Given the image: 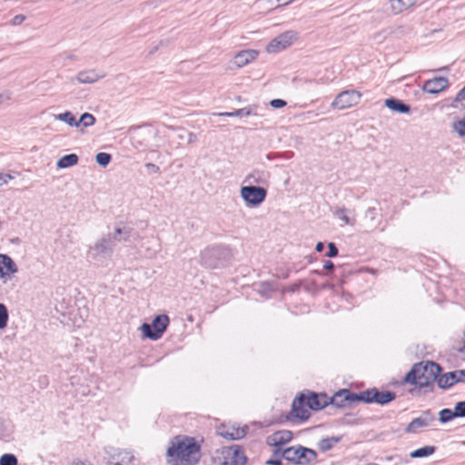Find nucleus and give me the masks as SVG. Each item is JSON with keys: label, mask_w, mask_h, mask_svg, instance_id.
Masks as SVG:
<instances>
[{"label": "nucleus", "mask_w": 465, "mask_h": 465, "mask_svg": "<svg viewBox=\"0 0 465 465\" xmlns=\"http://www.w3.org/2000/svg\"><path fill=\"white\" fill-rule=\"evenodd\" d=\"M145 167H146L148 170H150V171H152L153 173H159V172H160V168H159V166H158V165H156V164H154V163H146V164H145Z\"/></svg>", "instance_id": "de8ad7c7"}, {"label": "nucleus", "mask_w": 465, "mask_h": 465, "mask_svg": "<svg viewBox=\"0 0 465 465\" xmlns=\"http://www.w3.org/2000/svg\"><path fill=\"white\" fill-rule=\"evenodd\" d=\"M159 49V45H154L151 48V50L149 51V54H154L157 50Z\"/></svg>", "instance_id": "603ef678"}, {"label": "nucleus", "mask_w": 465, "mask_h": 465, "mask_svg": "<svg viewBox=\"0 0 465 465\" xmlns=\"http://www.w3.org/2000/svg\"><path fill=\"white\" fill-rule=\"evenodd\" d=\"M459 351H460V352H465V345L462 348H460Z\"/></svg>", "instance_id": "864d4df0"}, {"label": "nucleus", "mask_w": 465, "mask_h": 465, "mask_svg": "<svg viewBox=\"0 0 465 465\" xmlns=\"http://www.w3.org/2000/svg\"><path fill=\"white\" fill-rule=\"evenodd\" d=\"M95 161L100 166L106 167L112 161V155L108 153H98Z\"/></svg>", "instance_id": "4c0bfd02"}, {"label": "nucleus", "mask_w": 465, "mask_h": 465, "mask_svg": "<svg viewBox=\"0 0 465 465\" xmlns=\"http://www.w3.org/2000/svg\"><path fill=\"white\" fill-rule=\"evenodd\" d=\"M282 451H283V450L282 448L275 449L273 450L272 457L271 459H269L265 462V464H267V465H282V458H283L282 455Z\"/></svg>", "instance_id": "e433bc0d"}, {"label": "nucleus", "mask_w": 465, "mask_h": 465, "mask_svg": "<svg viewBox=\"0 0 465 465\" xmlns=\"http://www.w3.org/2000/svg\"><path fill=\"white\" fill-rule=\"evenodd\" d=\"M328 252H326L325 256L329 257V258H333V257H336L338 255V248L337 246L335 245L334 242H329L328 243Z\"/></svg>", "instance_id": "37998d69"}, {"label": "nucleus", "mask_w": 465, "mask_h": 465, "mask_svg": "<svg viewBox=\"0 0 465 465\" xmlns=\"http://www.w3.org/2000/svg\"><path fill=\"white\" fill-rule=\"evenodd\" d=\"M282 455L286 460L298 465H311L317 460L315 450L301 445L284 449Z\"/></svg>", "instance_id": "423d86ee"}, {"label": "nucleus", "mask_w": 465, "mask_h": 465, "mask_svg": "<svg viewBox=\"0 0 465 465\" xmlns=\"http://www.w3.org/2000/svg\"><path fill=\"white\" fill-rule=\"evenodd\" d=\"M270 104L272 107L279 109L284 107L287 104V103L282 99H272L270 102Z\"/></svg>", "instance_id": "c03bdc74"}, {"label": "nucleus", "mask_w": 465, "mask_h": 465, "mask_svg": "<svg viewBox=\"0 0 465 465\" xmlns=\"http://www.w3.org/2000/svg\"><path fill=\"white\" fill-rule=\"evenodd\" d=\"M77 126L90 127L95 124V117L90 113H84L76 121Z\"/></svg>", "instance_id": "72a5a7b5"}, {"label": "nucleus", "mask_w": 465, "mask_h": 465, "mask_svg": "<svg viewBox=\"0 0 465 465\" xmlns=\"http://www.w3.org/2000/svg\"><path fill=\"white\" fill-rule=\"evenodd\" d=\"M132 232L130 227H116L114 233H106L103 235L91 250L94 252V257L110 256L118 242H126L129 240Z\"/></svg>", "instance_id": "20e7f679"}, {"label": "nucleus", "mask_w": 465, "mask_h": 465, "mask_svg": "<svg viewBox=\"0 0 465 465\" xmlns=\"http://www.w3.org/2000/svg\"><path fill=\"white\" fill-rule=\"evenodd\" d=\"M2 102V95L0 94V103Z\"/></svg>", "instance_id": "5fc2aeb1"}, {"label": "nucleus", "mask_w": 465, "mask_h": 465, "mask_svg": "<svg viewBox=\"0 0 465 465\" xmlns=\"http://www.w3.org/2000/svg\"><path fill=\"white\" fill-rule=\"evenodd\" d=\"M323 269L327 271H331L334 269V263L331 261H325L323 263Z\"/></svg>", "instance_id": "09e8293b"}, {"label": "nucleus", "mask_w": 465, "mask_h": 465, "mask_svg": "<svg viewBox=\"0 0 465 465\" xmlns=\"http://www.w3.org/2000/svg\"><path fill=\"white\" fill-rule=\"evenodd\" d=\"M17 272L15 262L6 254H0V277L9 276Z\"/></svg>", "instance_id": "5701e85b"}, {"label": "nucleus", "mask_w": 465, "mask_h": 465, "mask_svg": "<svg viewBox=\"0 0 465 465\" xmlns=\"http://www.w3.org/2000/svg\"><path fill=\"white\" fill-rule=\"evenodd\" d=\"M363 220L365 222L366 227L369 228L371 232L379 229L381 232L384 231V227L380 228L381 223V215L375 207H369L364 212Z\"/></svg>", "instance_id": "f3484780"}, {"label": "nucleus", "mask_w": 465, "mask_h": 465, "mask_svg": "<svg viewBox=\"0 0 465 465\" xmlns=\"http://www.w3.org/2000/svg\"><path fill=\"white\" fill-rule=\"evenodd\" d=\"M105 453L109 465H129L134 458L131 451L114 447L105 448Z\"/></svg>", "instance_id": "ddd939ff"}, {"label": "nucleus", "mask_w": 465, "mask_h": 465, "mask_svg": "<svg viewBox=\"0 0 465 465\" xmlns=\"http://www.w3.org/2000/svg\"><path fill=\"white\" fill-rule=\"evenodd\" d=\"M0 465H17V459L14 454H3L0 457Z\"/></svg>", "instance_id": "a19ab883"}, {"label": "nucleus", "mask_w": 465, "mask_h": 465, "mask_svg": "<svg viewBox=\"0 0 465 465\" xmlns=\"http://www.w3.org/2000/svg\"><path fill=\"white\" fill-rule=\"evenodd\" d=\"M361 94L356 90H346L340 93L332 101L331 106L340 110L350 108L359 104Z\"/></svg>", "instance_id": "9b49d317"}, {"label": "nucleus", "mask_w": 465, "mask_h": 465, "mask_svg": "<svg viewBox=\"0 0 465 465\" xmlns=\"http://www.w3.org/2000/svg\"><path fill=\"white\" fill-rule=\"evenodd\" d=\"M356 402H360V392L356 393L348 389L340 390L331 397L327 396V406L341 410L351 408Z\"/></svg>", "instance_id": "6e6552de"}, {"label": "nucleus", "mask_w": 465, "mask_h": 465, "mask_svg": "<svg viewBox=\"0 0 465 465\" xmlns=\"http://www.w3.org/2000/svg\"><path fill=\"white\" fill-rule=\"evenodd\" d=\"M384 104L390 110L399 114H409L411 112V106L409 104L394 97L386 99Z\"/></svg>", "instance_id": "b1692460"}, {"label": "nucleus", "mask_w": 465, "mask_h": 465, "mask_svg": "<svg viewBox=\"0 0 465 465\" xmlns=\"http://www.w3.org/2000/svg\"><path fill=\"white\" fill-rule=\"evenodd\" d=\"M454 411L457 418L465 417V401H458L454 406Z\"/></svg>", "instance_id": "79ce46f5"}, {"label": "nucleus", "mask_w": 465, "mask_h": 465, "mask_svg": "<svg viewBox=\"0 0 465 465\" xmlns=\"http://www.w3.org/2000/svg\"><path fill=\"white\" fill-rule=\"evenodd\" d=\"M435 421V415L430 410L423 411L420 416L413 419L406 427L405 431L415 433L420 428L429 427Z\"/></svg>", "instance_id": "dca6fc26"}, {"label": "nucleus", "mask_w": 465, "mask_h": 465, "mask_svg": "<svg viewBox=\"0 0 465 465\" xmlns=\"http://www.w3.org/2000/svg\"><path fill=\"white\" fill-rule=\"evenodd\" d=\"M458 383H465V370H456L440 374L438 379V387L448 390Z\"/></svg>", "instance_id": "2eb2a0df"}, {"label": "nucleus", "mask_w": 465, "mask_h": 465, "mask_svg": "<svg viewBox=\"0 0 465 465\" xmlns=\"http://www.w3.org/2000/svg\"><path fill=\"white\" fill-rule=\"evenodd\" d=\"M271 174L268 171L262 169H254L245 176L243 183L249 185L262 184L265 185L270 180Z\"/></svg>", "instance_id": "412c9836"}, {"label": "nucleus", "mask_w": 465, "mask_h": 465, "mask_svg": "<svg viewBox=\"0 0 465 465\" xmlns=\"http://www.w3.org/2000/svg\"><path fill=\"white\" fill-rule=\"evenodd\" d=\"M225 460L221 465H245L247 457L243 449L239 445H232L223 450Z\"/></svg>", "instance_id": "4468645a"}, {"label": "nucleus", "mask_w": 465, "mask_h": 465, "mask_svg": "<svg viewBox=\"0 0 465 465\" xmlns=\"http://www.w3.org/2000/svg\"><path fill=\"white\" fill-rule=\"evenodd\" d=\"M232 257L228 246L213 244L204 248L200 253V264L207 269L225 267Z\"/></svg>", "instance_id": "39448f33"}, {"label": "nucleus", "mask_w": 465, "mask_h": 465, "mask_svg": "<svg viewBox=\"0 0 465 465\" xmlns=\"http://www.w3.org/2000/svg\"><path fill=\"white\" fill-rule=\"evenodd\" d=\"M436 451V447L434 446H424L421 448H419L412 452H411L410 457L412 459H418V458H425L428 456L432 455Z\"/></svg>", "instance_id": "7c9ffc66"}, {"label": "nucleus", "mask_w": 465, "mask_h": 465, "mask_svg": "<svg viewBox=\"0 0 465 465\" xmlns=\"http://www.w3.org/2000/svg\"><path fill=\"white\" fill-rule=\"evenodd\" d=\"M396 393L390 391H380L377 388L368 389L360 392V401L385 405L394 401Z\"/></svg>", "instance_id": "1a4fd4ad"}, {"label": "nucleus", "mask_w": 465, "mask_h": 465, "mask_svg": "<svg viewBox=\"0 0 465 465\" xmlns=\"http://www.w3.org/2000/svg\"><path fill=\"white\" fill-rule=\"evenodd\" d=\"M78 156L75 153H70L62 156L56 163V166L60 169L72 167L78 163Z\"/></svg>", "instance_id": "cd10ccee"}, {"label": "nucleus", "mask_w": 465, "mask_h": 465, "mask_svg": "<svg viewBox=\"0 0 465 465\" xmlns=\"http://www.w3.org/2000/svg\"><path fill=\"white\" fill-rule=\"evenodd\" d=\"M297 38L293 31H287L273 38L266 46L268 53H278L290 46Z\"/></svg>", "instance_id": "f8f14e48"}, {"label": "nucleus", "mask_w": 465, "mask_h": 465, "mask_svg": "<svg viewBox=\"0 0 465 465\" xmlns=\"http://www.w3.org/2000/svg\"><path fill=\"white\" fill-rule=\"evenodd\" d=\"M13 179L10 174L0 173V186L6 184L9 180Z\"/></svg>", "instance_id": "49530a36"}, {"label": "nucleus", "mask_w": 465, "mask_h": 465, "mask_svg": "<svg viewBox=\"0 0 465 465\" xmlns=\"http://www.w3.org/2000/svg\"><path fill=\"white\" fill-rule=\"evenodd\" d=\"M323 249H324V243L322 242H317V244L315 246V251L318 252H321L323 251Z\"/></svg>", "instance_id": "3c124183"}, {"label": "nucleus", "mask_w": 465, "mask_h": 465, "mask_svg": "<svg viewBox=\"0 0 465 465\" xmlns=\"http://www.w3.org/2000/svg\"><path fill=\"white\" fill-rule=\"evenodd\" d=\"M276 291L277 286L273 282L264 281L257 283V293L265 299H270Z\"/></svg>", "instance_id": "393cba45"}, {"label": "nucleus", "mask_w": 465, "mask_h": 465, "mask_svg": "<svg viewBox=\"0 0 465 465\" xmlns=\"http://www.w3.org/2000/svg\"><path fill=\"white\" fill-rule=\"evenodd\" d=\"M197 141V135L193 133H189L188 134V143H193Z\"/></svg>", "instance_id": "8fccbe9b"}, {"label": "nucleus", "mask_w": 465, "mask_h": 465, "mask_svg": "<svg viewBox=\"0 0 465 465\" xmlns=\"http://www.w3.org/2000/svg\"><path fill=\"white\" fill-rule=\"evenodd\" d=\"M348 210L345 207H338L333 212V214L336 218L342 221L345 224L354 225L355 220L351 219L347 215Z\"/></svg>", "instance_id": "2f4dec72"}, {"label": "nucleus", "mask_w": 465, "mask_h": 465, "mask_svg": "<svg viewBox=\"0 0 465 465\" xmlns=\"http://www.w3.org/2000/svg\"><path fill=\"white\" fill-rule=\"evenodd\" d=\"M252 114V111L250 108L244 107L241 109H237L233 112H225L219 114L220 116H227V117H233V116H249Z\"/></svg>", "instance_id": "f704fd0d"}, {"label": "nucleus", "mask_w": 465, "mask_h": 465, "mask_svg": "<svg viewBox=\"0 0 465 465\" xmlns=\"http://www.w3.org/2000/svg\"><path fill=\"white\" fill-rule=\"evenodd\" d=\"M191 436H175L166 450L167 461L170 465H196L201 458V443Z\"/></svg>", "instance_id": "f257e3e1"}, {"label": "nucleus", "mask_w": 465, "mask_h": 465, "mask_svg": "<svg viewBox=\"0 0 465 465\" xmlns=\"http://www.w3.org/2000/svg\"><path fill=\"white\" fill-rule=\"evenodd\" d=\"M247 430L248 427L239 428L234 425H223L218 428L217 433L224 439L234 440L242 439L246 435Z\"/></svg>", "instance_id": "a211bd4d"}, {"label": "nucleus", "mask_w": 465, "mask_h": 465, "mask_svg": "<svg viewBox=\"0 0 465 465\" xmlns=\"http://www.w3.org/2000/svg\"><path fill=\"white\" fill-rule=\"evenodd\" d=\"M442 368L440 364L426 361L415 363L403 379L405 383L416 385L419 388H425L438 383Z\"/></svg>", "instance_id": "f03ea898"}, {"label": "nucleus", "mask_w": 465, "mask_h": 465, "mask_svg": "<svg viewBox=\"0 0 465 465\" xmlns=\"http://www.w3.org/2000/svg\"><path fill=\"white\" fill-rule=\"evenodd\" d=\"M149 246L146 248V256L148 258H154L158 252H161V242L159 238H153L147 240Z\"/></svg>", "instance_id": "c85d7f7f"}, {"label": "nucleus", "mask_w": 465, "mask_h": 465, "mask_svg": "<svg viewBox=\"0 0 465 465\" xmlns=\"http://www.w3.org/2000/svg\"><path fill=\"white\" fill-rule=\"evenodd\" d=\"M292 432L288 430H278L267 438V443L275 449L282 448V445L292 440Z\"/></svg>", "instance_id": "6ab92c4d"}, {"label": "nucleus", "mask_w": 465, "mask_h": 465, "mask_svg": "<svg viewBox=\"0 0 465 465\" xmlns=\"http://www.w3.org/2000/svg\"><path fill=\"white\" fill-rule=\"evenodd\" d=\"M258 56V52L253 49L242 50L238 52L232 60L236 67L241 68L255 60Z\"/></svg>", "instance_id": "4be33fe9"}, {"label": "nucleus", "mask_w": 465, "mask_h": 465, "mask_svg": "<svg viewBox=\"0 0 465 465\" xmlns=\"http://www.w3.org/2000/svg\"><path fill=\"white\" fill-rule=\"evenodd\" d=\"M56 120L66 123L70 126H77L75 116L70 112L66 111L58 114H54Z\"/></svg>", "instance_id": "473e14b6"}, {"label": "nucleus", "mask_w": 465, "mask_h": 465, "mask_svg": "<svg viewBox=\"0 0 465 465\" xmlns=\"http://www.w3.org/2000/svg\"><path fill=\"white\" fill-rule=\"evenodd\" d=\"M25 20V16L24 15H16L12 19V25H19Z\"/></svg>", "instance_id": "a18cd8bd"}, {"label": "nucleus", "mask_w": 465, "mask_h": 465, "mask_svg": "<svg viewBox=\"0 0 465 465\" xmlns=\"http://www.w3.org/2000/svg\"><path fill=\"white\" fill-rule=\"evenodd\" d=\"M240 194L248 206L256 207L264 202L267 190L262 186L246 185L241 187Z\"/></svg>", "instance_id": "9d476101"}, {"label": "nucleus", "mask_w": 465, "mask_h": 465, "mask_svg": "<svg viewBox=\"0 0 465 465\" xmlns=\"http://www.w3.org/2000/svg\"><path fill=\"white\" fill-rule=\"evenodd\" d=\"M103 76L94 70L81 71L77 74L76 79L80 84H93Z\"/></svg>", "instance_id": "a878e982"}, {"label": "nucleus", "mask_w": 465, "mask_h": 465, "mask_svg": "<svg viewBox=\"0 0 465 465\" xmlns=\"http://www.w3.org/2000/svg\"><path fill=\"white\" fill-rule=\"evenodd\" d=\"M417 0H390L391 11L400 14L414 5Z\"/></svg>", "instance_id": "bb28decb"}, {"label": "nucleus", "mask_w": 465, "mask_h": 465, "mask_svg": "<svg viewBox=\"0 0 465 465\" xmlns=\"http://www.w3.org/2000/svg\"><path fill=\"white\" fill-rule=\"evenodd\" d=\"M456 417L455 411L450 409H442L439 413V420L441 423H447Z\"/></svg>", "instance_id": "c9c22d12"}, {"label": "nucleus", "mask_w": 465, "mask_h": 465, "mask_svg": "<svg viewBox=\"0 0 465 465\" xmlns=\"http://www.w3.org/2000/svg\"><path fill=\"white\" fill-rule=\"evenodd\" d=\"M307 406L312 411H320L325 407H327V394L325 393H316V392H309L308 395L302 392L300 393L292 401V411L287 416L288 419H291V415H293L294 418L300 420L301 421L307 420L311 413L308 410L305 409Z\"/></svg>", "instance_id": "7ed1b4c3"}, {"label": "nucleus", "mask_w": 465, "mask_h": 465, "mask_svg": "<svg viewBox=\"0 0 465 465\" xmlns=\"http://www.w3.org/2000/svg\"><path fill=\"white\" fill-rule=\"evenodd\" d=\"M341 440V437L340 436H332L329 438H324L321 440L318 443V447L322 451H328L333 448L335 444L340 442Z\"/></svg>", "instance_id": "c756f323"}, {"label": "nucleus", "mask_w": 465, "mask_h": 465, "mask_svg": "<svg viewBox=\"0 0 465 465\" xmlns=\"http://www.w3.org/2000/svg\"><path fill=\"white\" fill-rule=\"evenodd\" d=\"M8 311L4 303H0V330L5 329L8 322Z\"/></svg>", "instance_id": "58836bf2"}, {"label": "nucleus", "mask_w": 465, "mask_h": 465, "mask_svg": "<svg viewBox=\"0 0 465 465\" xmlns=\"http://www.w3.org/2000/svg\"><path fill=\"white\" fill-rule=\"evenodd\" d=\"M453 131H455L460 136H465V116L452 124Z\"/></svg>", "instance_id": "ea45409f"}, {"label": "nucleus", "mask_w": 465, "mask_h": 465, "mask_svg": "<svg viewBox=\"0 0 465 465\" xmlns=\"http://www.w3.org/2000/svg\"><path fill=\"white\" fill-rule=\"evenodd\" d=\"M449 86V81L446 77L440 76L428 80L423 84V90L431 94H437Z\"/></svg>", "instance_id": "aec40b11"}, {"label": "nucleus", "mask_w": 465, "mask_h": 465, "mask_svg": "<svg viewBox=\"0 0 465 465\" xmlns=\"http://www.w3.org/2000/svg\"><path fill=\"white\" fill-rule=\"evenodd\" d=\"M170 320L166 314H160L154 317L152 323H143L140 327L144 338L152 341L159 340L169 325Z\"/></svg>", "instance_id": "0eeeda50"}]
</instances>
